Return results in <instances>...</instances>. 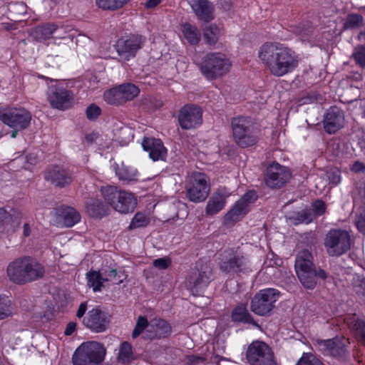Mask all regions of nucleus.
Returning a JSON list of instances; mask_svg holds the SVG:
<instances>
[{
  "mask_svg": "<svg viewBox=\"0 0 365 365\" xmlns=\"http://www.w3.org/2000/svg\"><path fill=\"white\" fill-rule=\"evenodd\" d=\"M258 56L269 72L277 77L292 73L298 66L294 51L279 43L263 44Z\"/></svg>",
  "mask_w": 365,
  "mask_h": 365,
  "instance_id": "obj_1",
  "label": "nucleus"
},
{
  "mask_svg": "<svg viewBox=\"0 0 365 365\" xmlns=\"http://www.w3.org/2000/svg\"><path fill=\"white\" fill-rule=\"evenodd\" d=\"M44 267L31 257H19L9 264L6 274L9 280L16 284H25L43 277Z\"/></svg>",
  "mask_w": 365,
  "mask_h": 365,
  "instance_id": "obj_2",
  "label": "nucleus"
},
{
  "mask_svg": "<svg viewBox=\"0 0 365 365\" xmlns=\"http://www.w3.org/2000/svg\"><path fill=\"white\" fill-rule=\"evenodd\" d=\"M294 268L297 277L303 287L306 289H313L317 284V279H325L327 273L314 264V257L312 252L304 249L296 255Z\"/></svg>",
  "mask_w": 365,
  "mask_h": 365,
  "instance_id": "obj_3",
  "label": "nucleus"
},
{
  "mask_svg": "<svg viewBox=\"0 0 365 365\" xmlns=\"http://www.w3.org/2000/svg\"><path fill=\"white\" fill-rule=\"evenodd\" d=\"M231 127L234 141L239 147L245 148L257 144L258 138L252 118L245 116L233 118Z\"/></svg>",
  "mask_w": 365,
  "mask_h": 365,
  "instance_id": "obj_4",
  "label": "nucleus"
},
{
  "mask_svg": "<svg viewBox=\"0 0 365 365\" xmlns=\"http://www.w3.org/2000/svg\"><path fill=\"white\" fill-rule=\"evenodd\" d=\"M101 192L107 204L120 213L133 212L136 207L137 201L133 195L115 186L101 187Z\"/></svg>",
  "mask_w": 365,
  "mask_h": 365,
  "instance_id": "obj_5",
  "label": "nucleus"
},
{
  "mask_svg": "<svg viewBox=\"0 0 365 365\" xmlns=\"http://www.w3.org/2000/svg\"><path fill=\"white\" fill-rule=\"evenodd\" d=\"M105 347L96 341L82 344L73 355V365H100L104 360Z\"/></svg>",
  "mask_w": 365,
  "mask_h": 365,
  "instance_id": "obj_6",
  "label": "nucleus"
},
{
  "mask_svg": "<svg viewBox=\"0 0 365 365\" xmlns=\"http://www.w3.org/2000/svg\"><path fill=\"white\" fill-rule=\"evenodd\" d=\"M230 66L225 54L209 53L202 58L200 69L206 78L215 79L227 73Z\"/></svg>",
  "mask_w": 365,
  "mask_h": 365,
  "instance_id": "obj_7",
  "label": "nucleus"
},
{
  "mask_svg": "<svg viewBox=\"0 0 365 365\" xmlns=\"http://www.w3.org/2000/svg\"><path fill=\"white\" fill-rule=\"evenodd\" d=\"M324 245L331 257H339L351 248V236L346 230L332 229L325 236Z\"/></svg>",
  "mask_w": 365,
  "mask_h": 365,
  "instance_id": "obj_8",
  "label": "nucleus"
},
{
  "mask_svg": "<svg viewBox=\"0 0 365 365\" xmlns=\"http://www.w3.org/2000/svg\"><path fill=\"white\" fill-rule=\"evenodd\" d=\"M280 292L272 288L260 290L252 298L250 309L261 317L269 316L275 308Z\"/></svg>",
  "mask_w": 365,
  "mask_h": 365,
  "instance_id": "obj_9",
  "label": "nucleus"
},
{
  "mask_svg": "<svg viewBox=\"0 0 365 365\" xmlns=\"http://www.w3.org/2000/svg\"><path fill=\"white\" fill-rule=\"evenodd\" d=\"M246 359L250 365H277L272 348L262 341H255L249 345Z\"/></svg>",
  "mask_w": 365,
  "mask_h": 365,
  "instance_id": "obj_10",
  "label": "nucleus"
},
{
  "mask_svg": "<svg viewBox=\"0 0 365 365\" xmlns=\"http://www.w3.org/2000/svg\"><path fill=\"white\" fill-rule=\"evenodd\" d=\"M220 269L227 274H240L250 271L249 261L242 253L232 250L224 251L220 262Z\"/></svg>",
  "mask_w": 365,
  "mask_h": 365,
  "instance_id": "obj_11",
  "label": "nucleus"
},
{
  "mask_svg": "<svg viewBox=\"0 0 365 365\" xmlns=\"http://www.w3.org/2000/svg\"><path fill=\"white\" fill-rule=\"evenodd\" d=\"M187 198L194 202L206 200L210 192L207 176L202 173H194L186 185Z\"/></svg>",
  "mask_w": 365,
  "mask_h": 365,
  "instance_id": "obj_12",
  "label": "nucleus"
},
{
  "mask_svg": "<svg viewBox=\"0 0 365 365\" xmlns=\"http://www.w3.org/2000/svg\"><path fill=\"white\" fill-rule=\"evenodd\" d=\"M0 120L17 130L26 128L31 120V113L23 108L0 110Z\"/></svg>",
  "mask_w": 365,
  "mask_h": 365,
  "instance_id": "obj_13",
  "label": "nucleus"
},
{
  "mask_svg": "<svg viewBox=\"0 0 365 365\" xmlns=\"http://www.w3.org/2000/svg\"><path fill=\"white\" fill-rule=\"evenodd\" d=\"M178 123L183 130H192L202 123V110L195 104H186L178 113Z\"/></svg>",
  "mask_w": 365,
  "mask_h": 365,
  "instance_id": "obj_14",
  "label": "nucleus"
},
{
  "mask_svg": "<svg viewBox=\"0 0 365 365\" xmlns=\"http://www.w3.org/2000/svg\"><path fill=\"white\" fill-rule=\"evenodd\" d=\"M47 99L53 108L66 110L73 104L74 96L72 91L59 85L48 87Z\"/></svg>",
  "mask_w": 365,
  "mask_h": 365,
  "instance_id": "obj_15",
  "label": "nucleus"
},
{
  "mask_svg": "<svg viewBox=\"0 0 365 365\" xmlns=\"http://www.w3.org/2000/svg\"><path fill=\"white\" fill-rule=\"evenodd\" d=\"M145 38L140 35H131L126 38L118 39L115 45L121 61H129L135 56L144 43Z\"/></svg>",
  "mask_w": 365,
  "mask_h": 365,
  "instance_id": "obj_16",
  "label": "nucleus"
},
{
  "mask_svg": "<svg viewBox=\"0 0 365 365\" xmlns=\"http://www.w3.org/2000/svg\"><path fill=\"white\" fill-rule=\"evenodd\" d=\"M291 173L288 168L273 163L267 166L264 173V182L271 188H280L290 179Z\"/></svg>",
  "mask_w": 365,
  "mask_h": 365,
  "instance_id": "obj_17",
  "label": "nucleus"
},
{
  "mask_svg": "<svg viewBox=\"0 0 365 365\" xmlns=\"http://www.w3.org/2000/svg\"><path fill=\"white\" fill-rule=\"evenodd\" d=\"M212 279V269L207 264L202 265L200 269L193 271L187 278L188 287L195 294L207 287Z\"/></svg>",
  "mask_w": 365,
  "mask_h": 365,
  "instance_id": "obj_18",
  "label": "nucleus"
},
{
  "mask_svg": "<svg viewBox=\"0 0 365 365\" xmlns=\"http://www.w3.org/2000/svg\"><path fill=\"white\" fill-rule=\"evenodd\" d=\"M257 198V195L254 191L246 192L227 213L225 220L231 222L240 220L249 212L250 205L256 201Z\"/></svg>",
  "mask_w": 365,
  "mask_h": 365,
  "instance_id": "obj_19",
  "label": "nucleus"
},
{
  "mask_svg": "<svg viewBox=\"0 0 365 365\" xmlns=\"http://www.w3.org/2000/svg\"><path fill=\"white\" fill-rule=\"evenodd\" d=\"M83 323L93 331L102 332L106 329L109 319L104 312L99 308H95L88 312Z\"/></svg>",
  "mask_w": 365,
  "mask_h": 365,
  "instance_id": "obj_20",
  "label": "nucleus"
},
{
  "mask_svg": "<svg viewBox=\"0 0 365 365\" xmlns=\"http://www.w3.org/2000/svg\"><path fill=\"white\" fill-rule=\"evenodd\" d=\"M346 342L345 339L337 337L327 340H317L319 347L324 354L339 358L345 356L347 353Z\"/></svg>",
  "mask_w": 365,
  "mask_h": 365,
  "instance_id": "obj_21",
  "label": "nucleus"
},
{
  "mask_svg": "<svg viewBox=\"0 0 365 365\" xmlns=\"http://www.w3.org/2000/svg\"><path fill=\"white\" fill-rule=\"evenodd\" d=\"M344 123V112L336 106L330 107L324 114L323 123L326 132L334 133L343 127Z\"/></svg>",
  "mask_w": 365,
  "mask_h": 365,
  "instance_id": "obj_22",
  "label": "nucleus"
},
{
  "mask_svg": "<svg viewBox=\"0 0 365 365\" xmlns=\"http://www.w3.org/2000/svg\"><path fill=\"white\" fill-rule=\"evenodd\" d=\"M171 329V327L167 321L155 318L150 320L144 337L150 340L166 338L170 334Z\"/></svg>",
  "mask_w": 365,
  "mask_h": 365,
  "instance_id": "obj_23",
  "label": "nucleus"
},
{
  "mask_svg": "<svg viewBox=\"0 0 365 365\" xmlns=\"http://www.w3.org/2000/svg\"><path fill=\"white\" fill-rule=\"evenodd\" d=\"M142 146L153 161L165 160L167 149L160 139L145 137L142 141Z\"/></svg>",
  "mask_w": 365,
  "mask_h": 365,
  "instance_id": "obj_24",
  "label": "nucleus"
},
{
  "mask_svg": "<svg viewBox=\"0 0 365 365\" xmlns=\"http://www.w3.org/2000/svg\"><path fill=\"white\" fill-rule=\"evenodd\" d=\"M56 214L58 223L66 227H73L81 220L80 213L72 207L61 205L56 208Z\"/></svg>",
  "mask_w": 365,
  "mask_h": 365,
  "instance_id": "obj_25",
  "label": "nucleus"
},
{
  "mask_svg": "<svg viewBox=\"0 0 365 365\" xmlns=\"http://www.w3.org/2000/svg\"><path fill=\"white\" fill-rule=\"evenodd\" d=\"M44 178L46 180L50 181L55 186L60 187L69 185L72 181L71 174L58 166L48 169L46 172Z\"/></svg>",
  "mask_w": 365,
  "mask_h": 365,
  "instance_id": "obj_26",
  "label": "nucleus"
},
{
  "mask_svg": "<svg viewBox=\"0 0 365 365\" xmlns=\"http://www.w3.org/2000/svg\"><path fill=\"white\" fill-rule=\"evenodd\" d=\"M191 7L197 17L205 22L214 19L215 7L208 0H192Z\"/></svg>",
  "mask_w": 365,
  "mask_h": 365,
  "instance_id": "obj_27",
  "label": "nucleus"
},
{
  "mask_svg": "<svg viewBox=\"0 0 365 365\" xmlns=\"http://www.w3.org/2000/svg\"><path fill=\"white\" fill-rule=\"evenodd\" d=\"M63 28L53 23H46L33 28L30 32L31 36L37 41H44L52 37L55 32H59Z\"/></svg>",
  "mask_w": 365,
  "mask_h": 365,
  "instance_id": "obj_28",
  "label": "nucleus"
},
{
  "mask_svg": "<svg viewBox=\"0 0 365 365\" xmlns=\"http://www.w3.org/2000/svg\"><path fill=\"white\" fill-rule=\"evenodd\" d=\"M231 319L233 322L248 324L259 327L245 304H241L233 309Z\"/></svg>",
  "mask_w": 365,
  "mask_h": 365,
  "instance_id": "obj_29",
  "label": "nucleus"
},
{
  "mask_svg": "<svg viewBox=\"0 0 365 365\" xmlns=\"http://www.w3.org/2000/svg\"><path fill=\"white\" fill-rule=\"evenodd\" d=\"M86 207L88 214L95 218H101L109 212L108 205L99 199H90L87 201Z\"/></svg>",
  "mask_w": 365,
  "mask_h": 365,
  "instance_id": "obj_30",
  "label": "nucleus"
},
{
  "mask_svg": "<svg viewBox=\"0 0 365 365\" xmlns=\"http://www.w3.org/2000/svg\"><path fill=\"white\" fill-rule=\"evenodd\" d=\"M348 324L356 337L365 344V321L354 314L348 319Z\"/></svg>",
  "mask_w": 365,
  "mask_h": 365,
  "instance_id": "obj_31",
  "label": "nucleus"
},
{
  "mask_svg": "<svg viewBox=\"0 0 365 365\" xmlns=\"http://www.w3.org/2000/svg\"><path fill=\"white\" fill-rule=\"evenodd\" d=\"M182 33L184 38L190 45H197L201 39V34L199 29L195 25L189 23L182 24Z\"/></svg>",
  "mask_w": 365,
  "mask_h": 365,
  "instance_id": "obj_32",
  "label": "nucleus"
},
{
  "mask_svg": "<svg viewBox=\"0 0 365 365\" xmlns=\"http://www.w3.org/2000/svg\"><path fill=\"white\" fill-rule=\"evenodd\" d=\"M287 218L294 225L302 223L309 224L314 219V215L311 209H304L299 212H290Z\"/></svg>",
  "mask_w": 365,
  "mask_h": 365,
  "instance_id": "obj_33",
  "label": "nucleus"
},
{
  "mask_svg": "<svg viewBox=\"0 0 365 365\" xmlns=\"http://www.w3.org/2000/svg\"><path fill=\"white\" fill-rule=\"evenodd\" d=\"M225 205V196L220 193H215L209 200L206 207L208 215H215L221 210Z\"/></svg>",
  "mask_w": 365,
  "mask_h": 365,
  "instance_id": "obj_34",
  "label": "nucleus"
},
{
  "mask_svg": "<svg viewBox=\"0 0 365 365\" xmlns=\"http://www.w3.org/2000/svg\"><path fill=\"white\" fill-rule=\"evenodd\" d=\"M86 278L88 280V286L93 288V292H99L101 290L103 283L106 282L103 273L99 271H91L87 273Z\"/></svg>",
  "mask_w": 365,
  "mask_h": 365,
  "instance_id": "obj_35",
  "label": "nucleus"
},
{
  "mask_svg": "<svg viewBox=\"0 0 365 365\" xmlns=\"http://www.w3.org/2000/svg\"><path fill=\"white\" fill-rule=\"evenodd\" d=\"M132 346L127 341H123L120 346L118 361L122 364H129L135 360Z\"/></svg>",
  "mask_w": 365,
  "mask_h": 365,
  "instance_id": "obj_36",
  "label": "nucleus"
},
{
  "mask_svg": "<svg viewBox=\"0 0 365 365\" xmlns=\"http://www.w3.org/2000/svg\"><path fill=\"white\" fill-rule=\"evenodd\" d=\"M220 34V28L215 24L207 26L203 29V37L206 43L212 46L217 42Z\"/></svg>",
  "mask_w": 365,
  "mask_h": 365,
  "instance_id": "obj_37",
  "label": "nucleus"
},
{
  "mask_svg": "<svg viewBox=\"0 0 365 365\" xmlns=\"http://www.w3.org/2000/svg\"><path fill=\"white\" fill-rule=\"evenodd\" d=\"M103 98L110 105L119 106L125 103L118 86L106 91L103 94Z\"/></svg>",
  "mask_w": 365,
  "mask_h": 365,
  "instance_id": "obj_38",
  "label": "nucleus"
},
{
  "mask_svg": "<svg viewBox=\"0 0 365 365\" xmlns=\"http://www.w3.org/2000/svg\"><path fill=\"white\" fill-rule=\"evenodd\" d=\"M364 25V19L359 14H349L344 22L343 27L344 29H356Z\"/></svg>",
  "mask_w": 365,
  "mask_h": 365,
  "instance_id": "obj_39",
  "label": "nucleus"
},
{
  "mask_svg": "<svg viewBox=\"0 0 365 365\" xmlns=\"http://www.w3.org/2000/svg\"><path fill=\"white\" fill-rule=\"evenodd\" d=\"M130 0H96V6L105 11H115L128 4Z\"/></svg>",
  "mask_w": 365,
  "mask_h": 365,
  "instance_id": "obj_40",
  "label": "nucleus"
},
{
  "mask_svg": "<svg viewBox=\"0 0 365 365\" xmlns=\"http://www.w3.org/2000/svg\"><path fill=\"white\" fill-rule=\"evenodd\" d=\"M115 174L120 180L132 181L135 180L136 170L121 163L120 165H116Z\"/></svg>",
  "mask_w": 365,
  "mask_h": 365,
  "instance_id": "obj_41",
  "label": "nucleus"
},
{
  "mask_svg": "<svg viewBox=\"0 0 365 365\" xmlns=\"http://www.w3.org/2000/svg\"><path fill=\"white\" fill-rule=\"evenodd\" d=\"M351 285L356 294L365 303V277L357 274L353 275Z\"/></svg>",
  "mask_w": 365,
  "mask_h": 365,
  "instance_id": "obj_42",
  "label": "nucleus"
},
{
  "mask_svg": "<svg viewBox=\"0 0 365 365\" xmlns=\"http://www.w3.org/2000/svg\"><path fill=\"white\" fill-rule=\"evenodd\" d=\"M118 87L125 102L133 100L140 93V89L133 83H125L120 85Z\"/></svg>",
  "mask_w": 365,
  "mask_h": 365,
  "instance_id": "obj_43",
  "label": "nucleus"
},
{
  "mask_svg": "<svg viewBox=\"0 0 365 365\" xmlns=\"http://www.w3.org/2000/svg\"><path fill=\"white\" fill-rule=\"evenodd\" d=\"M38 161V156L35 153H30L28 155H26L25 157L20 156L16 159H14L11 162V166H14V165L17 163H22V168L24 169H29L30 165H36Z\"/></svg>",
  "mask_w": 365,
  "mask_h": 365,
  "instance_id": "obj_44",
  "label": "nucleus"
},
{
  "mask_svg": "<svg viewBox=\"0 0 365 365\" xmlns=\"http://www.w3.org/2000/svg\"><path fill=\"white\" fill-rule=\"evenodd\" d=\"M150 222V218L142 212H137L132 219L128 230H131L146 227Z\"/></svg>",
  "mask_w": 365,
  "mask_h": 365,
  "instance_id": "obj_45",
  "label": "nucleus"
},
{
  "mask_svg": "<svg viewBox=\"0 0 365 365\" xmlns=\"http://www.w3.org/2000/svg\"><path fill=\"white\" fill-rule=\"evenodd\" d=\"M296 365H325L312 353H303Z\"/></svg>",
  "mask_w": 365,
  "mask_h": 365,
  "instance_id": "obj_46",
  "label": "nucleus"
},
{
  "mask_svg": "<svg viewBox=\"0 0 365 365\" xmlns=\"http://www.w3.org/2000/svg\"><path fill=\"white\" fill-rule=\"evenodd\" d=\"M103 274L105 277L106 282L113 281L115 284H119L122 283L124 280V274H118V271L115 269L110 268L108 269H105Z\"/></svg>",
  "mask_w": 365,
  "mask_h": 365,
  "instance_id": "obj_47",
  "label": "nucleus"
},
{
  "mask_svg": "<svg viewBox=\"0 0 365 365\" xmlns=\"http://www.w3.org/2000/svg\"><path fill=\"white\" fill-rule=\"evenodd\" d=\"M150 322H148L147 318L143 316H139L135 324V327L133 331L132 336L133 338L138 337L143 331L147 329H148Z\"/></svg>",
  "mask_w": 365,
  "mask_h": 365,
  "instance_id": "obj_48",
  "label": "nucleus"
},
{
  "mask_svg": "<svg viewBox=\"0 0 365 365\" xmlns=\"http://www.w3.org/2000/svg\"><path fill=\"white\" fill-rule=\"evenodd\" d=\"M11 301L0 297V319H5L11 315Z\"/></svg>",
  "mask_w": 365,
  "mask_h": 365,
  "instance_id": "obj_49",
  "label": "nucleus"
},
{
  "mask_svg": "<svg viewBox=\"0 0 365 365\" xmlns=\"http://www.w3.org/2000/svg\"><path fill=\"white\" fill-rule=\"evenodd\" d=\"M326 176L329 183L337 185L341 182V172L336 168H332L327 171Z\"/></svg>",
  "mask_w": 365,
  "mask_h": 365,
  "instance_id": "obj_50",
  "label": "nucleus"
},
{
  "mask_svg": "<svg viewBox=\"0 0 365 365\" xmlns=\"http://www.w3.org/2000/svg\"><path fill=\"white\" fill-rule=\"evenodd\" d=\"M11 220V215L4 208H0V233L8 229Z\"/></svg>",
  "mask_w": 365,
  "mask_h": 365,
  "instance_id": "obj_51",
  "label": "nucleus"
},
{
  "mask_svg": "<svg viewBox=\"0 0 365 365\" xmlns=\"http://www.w3.org/2000/svg\"><path fill=\"white\" fill-rule=\"evenodd\" d=\"M101 113L100 107L96 104H91L86 110V117L90 120H96Z\"/></svg>",
  "mask_w": 365,
  "mask_h": 365,
  "instance_id": "obj_52",
  "label": "nucleus"
},
{
  "mask_svg": "<svg viewBox=\"0 0 365 365\" xmlns=\"http://www.w3.org/2000/svg\"><path fill=\"white\" fill-rule=\"evenodd\" d=\"M352 56L356 62L362 67H365V48L363 46L358 47L355 49Z\"/></svg>",
  "mask_w": 365,
  "mask_h": 365,
  "instance_id": "obj_53",
  "label": "nucleus"
},
{
  "mask_svg": "<svg viewBox=\"0 0 365 365\" xmlns=\"http://www.w3.org/2000/svg\"><path fill=\"white\" fill-rule=\"evenodd\" d=\"M313 209L312 210L314 217L315 216H320L325 212L326 205L322 200H317L312 204Z\"/></svg>",
  "mask_w": 365,
  "mask_h": 365,
  "instance_id": "obj_54",
  "label": "nucleus"
},
{
  "mask_svg": "<svg viewBox=\"0 0 365 365\" xmlns=\"http://www.w3.org/2000/svg\"><path fill=\"white\" fill-rule=\"evenodd\" d=\"M295 32L301 35L308 36L312 32V27L309 22L302 23L296 27Z\"/></svg>",
  "mask_w": 365,
  "mask_h": 365,
  "instance_id": "obj_55",
  "label": "nucleus"
},
{
  "mask_svg": "<svg viewBox=\"0 0 365 365\" xmlns=\"http://www.w3.org/2000/svg\"><path fill=\"white\" fill-rule=\"evenodd\" d=\"M170 264V259L166 257L156 259L153 262V266L159 269H165Z\"/></svg>",
  "mask_w": 365,
  "mask_h": 365,
  "instance_id": "obj_56",
  "label": "nucleus"
},
{
  "mask_svg": "<svg viewBox=\"0 0 365 365\" xmlns=\"http://www.w3.org/2000/svg\"><path fill=\"white\" fill-rule=\"evenodd\" d=\"M356 225L359 231L365 235V210L357 216Z\"/></svg>",
  "mask_w": 365,
  "mask_h": 365,
  "instance_id": "obj_57",
  "label": "nucleus"
},
{
  "mask_svg": "<svg viewBox=\"0 0 365 365\" xmlns=\"http://www.w3.org/2000/svg\"><path fill=\"white\" fill-rule=\"evenodd\" d=\"M206 360L205 357L197 356V355H190L187 356V365H198L200 363L204 362Z\"/></svg>",
  "mask_w": 365,
  "mask_h": 365,
  "instance_id": "obj_58",
  "label": "nucleus"
},
{
  "mask_svg": "<svg viewBox=\"0 0 365 365\" xmlns=\"http://www.w3.org/2000/svg\"><path fill=\"white\" fill-rule=\"evenodd\" d=\"M351 170L355 173H360L365 170V165L359 161H356L351 167Z\"/></svg>",
  "mask_w": 365,
  "mask_h": 365,
  "instance_id": "obj_59",
  "label": "nucleus"
},
{
  "mask_svg": "<svg viewBox=\"0 0 365 365\" xmlns=\"http://www.w3.org/2000/svg\"><path fill=\"white\" fill-rule=\"evenodd\" d=\"M76 323H75L73 322H69L66 327V329L64 331V334L66 336L71 335L76 330Z\"/></svg>",
  "mask_w": 365,
  "mask_h": 365,
  "instance_id": "obj_60",
  "label": "nucleus"
},
{
  "mask_svg": "<svg viewBox=\"0 0 365 365\" xmlns=\"http://www.w3.org/2000/svg\"><path fill=\"white\" fill-rule=\"evenodd\" d=\"M321 96L317 93H311L305 98V103H312L319 100Z\"/></svg>",
  "mask_w": 365,
  "mask_h": 365,
  "instance_id": "obj_61",
  "label": "nucleus"
},
{
  "mask_svg": "<svg viewBox=\"0 0 365 365\" xmlns=\"http://www.w3.org/2000/svg\"><path fill=\"white\" fill-rule=\"evenodd\" d=\"M87 309V303L83 302L80 304L78 309L76 313V317L78 318H81L86 313V311Z\"/></svg>",
  "mask_w": 365,
  "mask_h": 365,
  "instance_id": "obj_62",
  "label": "nucleus"
},
{
  "mask_svg": "<svg viewBox=\"0 0 365 365\" xmlns=\"http://www.w3.org/2000/svg\"><path fill=\"white\" fill-rule=\"evenodd\" d=\"M99 137L98 133H91L89 134H87L85 137L86 142L88 144H92L93 142H95Z\"/></svg>",
  "mask_w": 365,
  "mask_h": 365,
  "instance_id": "obj_63",
  "label": "nucleus"
},
{
  "mask_svg": "<svg viewBox=\"0 0 365 365\" xmlns=\"http://www.w3.org/2000/svg\"><path fill=\"white\" fill-rule=\"evenodd\" d=\"M359 193L361 196L363 203L365 204V182L360 187Z\"/></svg>",
  "mask_w": 365,
  "mask_h": 365,
  "instance_id": "obj_64",
  "label": "nucleus"
}]
</instances>
